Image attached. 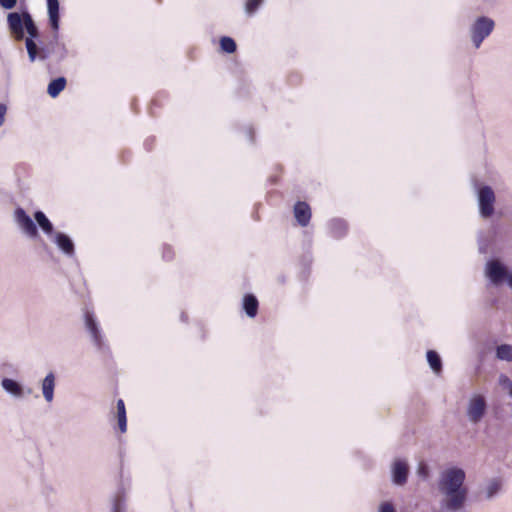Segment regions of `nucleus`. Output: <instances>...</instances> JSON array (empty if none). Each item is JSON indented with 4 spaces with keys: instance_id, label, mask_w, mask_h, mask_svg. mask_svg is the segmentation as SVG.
I'll list each match as a JSON object with an SVG mask.
<instances>
[{
    "instance_id": "6",
    "label": "nucleus",
    "mask_w": 512,
    "mask_h": 512,
    "mask_svg": "<svg viewBox=\"0 0 512 512\" xmlns=\"http://www.w3.org/2000/svg\"><path fill=\"white\" fill-rule=\"evenodd\" d=\"M509 271L498 259L487 261L485 265V276L494 286H499L506 281Z\"/></svg>"
},
{
    "instance_id": "8",
    "label": "nucleus",
    "mask_w": 512,
    "mask_h": 512,
    "mask_svg": "<svg viewBox=\"0 0 512 512\" xmlns=\"http://www.w3.org/2000/svg\"><path fill=\"white\" fill-rule=\"evenodd\" d=\"M1 387L6 393L18 399L31 395L33 392L32 388H24L21 383L11 378H3L1 380Z\"/></svg>"
},
{
    "instance_id": "11",
    "label": "nucleus",
    "mask_w": 512,
    "mask_h": 512,
    "mask_svg": "<svg viewBox=\"0 0 512 512\" xmlns=\"http://www.w3.org/2000/svg\"><path fill=\"white\" fill-rule=\"evenodd\" d=\"M53 241L57 247L67 256L71 257L75 253V247L72 239L62 232H56L53 235Z\"/></svg>"
},
{
    "instance_id": "12",
    "label": "nucleus",
    "mask_w": 512,
    "mask_h": 512,
    "mask_svg": "<svg viewBox=\"0 0 512 512\" xmlns=\"http://www.w3.org/2000/svg\"><path fill=\"white\" fill-rule=\"evenodd\" d=\"M56 386V377L53 372H49L41 381L42 395L47 403L54 399V390Z\"/></svg>"
},
{
    "instance_id": "28",
    "label": "nucleus",
    "mask_w": 512,
    "mask_h": 512,
    "mask_svg": "<svg viewBox=\"0 0 512 512\" xmlns=\"http://www.w3.org/2000/svg\"><path fill=\"white\" fill-rule=\"evenodd\" d=\"M17 4V0H0V6L4 9H13Z\"/></svg>"
},
{
    "instance_id": "9",
    "label": "nucleus",
    "mask_w": 512,
    "mask_h": 512,
    "mask_svg": "<svg viewBox=\"0 0 512 512\" xmlns=\"http://www.w3.org/2000/svg\"><path fill=\"white\" fill-rule=\"evenodd\" d=\"M409 473L408 464L403 460H396L392 467V481L395 485L402 486L407 482Z\"/></svg>"
},
{
    "instance_id": "25",
    "label": "nucleus",
    "mask_w": 512,
    "mask_h": 512,
    "mask_svg": "<svg viewBox=\"0 0 512 512\" xmlns=\"http://www.w3.org/2000/svg\"><path fill=\"white\" fill-rule=\"evenodd\" d=\"M220 46L224 52L229 53V54L235 52L236 48H237L235 41L231 37H228V36H223L220 39Z\"/></svg>"
},
{
    "instance_id": "4",
    "label": "nucleus",
    "mask_w": 512,
    "mask_h": 512,
    "mask_svg": "<svg viewBox=\"0 0 512 512\" xmlns=\"http://www.w3.org/2000/svg\"><path fill=\"white\" fill-rule=\"evenodd\" d=\"M477 201L479 207V214L482 218H490L494 214V204L496 201L493 189L484 185L477 191Z\"/></svg>"
},
{
    "instance_id": "16",
    "label": "nucleus",
    "mask_w": 512,
    "mask_h": 512,
    "mask_svg": "<svg viewBox=\"0 0 512 512\" xmlns=\"http://www.w3.org/2000/svg\"><path fill=\"white\" fill-rule=\"evenodd\" d=\"M34 219L46 235L53 236L55 234L54 226L51 223V221L47 218V216L44 214V212L36 211L34 213Z\"/></svg>"
},
{
    "instance_id": "30",
    "label": "nucleus",
    "mask_w": 512,
    "mask_h": 512,
    "mask_svg": "<svg viewBox=\"0 0 512 512\" xmlns=\"http://www.w3.org/2000/svg\"><path fill=\"white\" fill-rule=\"evenodd\" d=\"M379 512H396V511L391 503L384 502L380 505Z\"/></svg>"
},
{
    "instance_id": "10",
    "label": "nucleus",
    "mask_w": 512,
    "mask_h": 512,
    "mask_svg": "<svg viewBox=\"0 0 512 512\" xmlns=\"http://www.w3.org/2000/svg\"><path fill=\"white\" fill-rule=\"evenodd\" d=\"M85 325L91 335L93 343L98 349H101L103 346L102 335L92 313L87 312L85 314Z\"/></svg>"
},
{
    "instance_id": "19",
    "label": "nucleus",
    "mask_w": 512,
    "mask_h": 512,
    "mask_svg": "<svg viewBox=\"0 0 512 512\" xmlns=\"http://www.w3.org/2000/svg\"><path fill=\"white\" fill-rule=\"evenodd\" d=\"M426 357L429 366L434 371V373L439 374L442 371V360L439 354L434 350H429L427 351Z\"/></svg>"
},
{
    "instance_id": "22",
    "label": "nucleus",
    "mask_w": 512,
    "mask_h": 512,
    "mask_svg": "<svg viewBox=\"0 0 512 512\" xmlns=\"http://www.w3.org/2000/svg\"><path fill=\"white\" fill-rule=\"evenodd\" d=\"M330 229L334 237L340 238L345 235L347 231V224L342 219H333L330 222Z\"/></svg>"
},
{
    "instance_id": "26",
    "label": "nucleus",
    "mask_w": 512,
    "mask_h": 512,
    "mask_svg": "<svg viewBox=\"0 0 512 512\" xmlns=\"http://www.w3.org/2000/svg\"><path fill=\"white\" fill-rule=\"evenodd\" d=\"M53 53L54 49H50V43H48L45 47L39 48L37 59L46 60L51 57Z\"/></svg>"
},
{
    "instance_id": "35",
    "label": "nucleus",
    "mask_w": 512,
    "mask_h": 512,
    "mask_svg": "<svg viewBox=\"0 0 512 512\" xmlns=\"http://www.w3.org/2000/svg\"><path fill=\"white\" fill-rule=\"evenodd\" d=\"M113 512H118V511H117L116 509H114V511H113Z\"/></svg>"
},
{
    "instance_id": "24",
    "label": "nucleus",
    "mask_w": 512,
    "mask_h": 512,
    "mask_svg": "<svg viewBox=\"0 0 512 512\" xmlns=\"http://www.w3.org/2000/svg\"><path fill=\"white\" fill-rule=\"evenodd\" d=\"M26 50L28 53L29 60L34 62L38 57L39 47L35 42V39L27 38L25 41Z\"/></svg>"
},
{
    "instance_id": "32",
    "label": "nucleus",
    "mask_w": 512,
    "mask_h": 512,
    "mask_svg": "<svg viewBox=\"0 0 512 512\" xmlns=\"http://www.w3.org/2000/svg\"><path fill=\"white\" fill-rule=\"evenodd\" d=\"M506 282H507L508 286L512 289V272H509Z\"/></svg>"
},
{
    "instance_id": "3",
    "label": "nucleus",
    "mask_w": 512,
    "mask_h": 512,
    "mask_svg": "<svg viewBox=\"0 0 512 512\" xmlns=\"http://www.w3.org/2000/svg\"><path fill=\"white\" fill-rule=\"evenodd\" d=\"M495 22L487 16H479L475 19L469 29L471 41L476 49L493 32Z\"/></svg>"
},
{
    "instance_id": "29",
    "label": "nucleus",
    "mask_w": 512,
    "mask_h": 512,
    "mask_svg": "<svg viewBox=\"0 0 512 512\" xmlns=\"http://www.w3.org/2000/svg\"><path fill=\"white\" fill-rule=\"evenodd\" d=\"M417 473L420 477L427 478L429 475V469L426 464L421 463L418 467Z\"/></svg>"
},
{
    "instance_id": "27",
    "label": "nucleus",
    "mask_w": 512,
    "mask_h": 512,
    "mask_svg": "<svg viewBox=\"0 0 512 512\" xmlns=\"http://www.w3.org/2000/svg\"><path fill=\"white\" fill-rule=\"evenodd\" d=\"M261 3L262 0H248L245 6L246 12L248 14L254 13Z\"/></svg>"
},
{
    "instance_id": "20",
    "label": "nucleus",
    "mask_w": 512,
    "mask_h": 512,
    "mask_svg": "<svg viewBox=\"0 0 512 512\" xmlns=\"http://www.w3.org/2000/svg\"><path fill=\"white\" fill-rule=\"evenodd\" d=\"M50 49H54L52 56H55L57 62H61L67 56V49L65 45L57 41V33L55 34L54 41L50 42Z\"/></svg>"
},
{
    "instance_id": "1",
    "label": "nucleus",
    "mask_w": 512,
    "mask_h": 512,
    "mask_svg": "<svg viewBox=\"0 0 512 512\" xmlns=\"http://www.w3.org/2000/svg\"><path fill=\"white\" fill-rule=\"evenodd\" d=\"M465 479L466 473L459 467L448 468L440 474L438 490L443 496L441 505L447 512H458L465 507L468 499Z\"/></svg>"
},
{
    "instance_id": "34",
    "label": "nucleus",
    "mask_w": 512,
    "mask_h": 512,
    "mask_svg": "<svg viewBox=\"0 0 512 512\" xmlns=\"http://www.w3.org/2000/svg\"><path fill=\"white\" fill-rule=\"evenodd\" d=\"M502 378H503L505 381L509 382V384H510V386H511L510 395H511V397H512V383L510 382V380H509L506 376H502Z\"/></svg>"
},
{
    "instance_id": "2",
    "label": "nucleus",
    "mask_w": 512,
    "mask_h": 512,
    "mask_svg": "<svg viewBox=\"0 0 512 512\" xmlns=\"http://www.w3.org/2000/svg\"><path fill=\"white\" fill-rule=\"evenodd\" d=\"M7 24L10 33L17 41L24 39L25 31L29 35L28 38L37 39L39 37L38 27L36 26L31 14L27 11L22 14L18 12H10L7 15Z\"/></svg>"
},
{
    "instance_id": "33",
    "label": "nucleus",
    "mask_w": 512,
    "mask_h": 512,
    "mask_svg": "<svg viewBox=\"0 0 512 512\" xmlns=\"http://www.w3.org/2000/svg\"><path fill=\"white\" fill-rule=\"evenodd\" d=\"M248 135H249L250 141L252 142L253 141V129L252 128L248 129Z\"/></svg>"
},
{
    "instance_id": "15",
    "label": "nucleus",
    "mask_w": 512,
    "mask_h": 512,
    "mask_svg": "<svg viewBox=\"0 0 512 512\" xmlns=\"http://www.w3.org/2000/svg\"><path fill=\"white\" fill-rule=\"evenodd\" d=\"M49 22L54 31L59 29V1L47 0Z\"/></svg>"
},
{
    "instance_id": "5",
    "label": "nucleus",
    "mask_w": 512,
    "mask_h": 512,
    "mask_svg": "<svg viewBox=\"0 0 512 512\" xmlns=\"http://www.w3.org/2000/svg\"><path fill=\"white\" fill-rule=\"evenodd\" d=\"M487 411L486 398L481 394H473L467 404L466 415L473 424H478Z\"/></svg>"
},
{
    "instance_id": "21",
    "label": "nucleus",
    "mask_w": 512,
    "mask_h": 512,
    "mask_svg": "<svg viewBox=\"0 0 512 512\" xmlns=\"http://www.w3.org/2000/svg\"><path fill=\"white\" fill-rule=\"evenodd\" d=\"M117 419L119 429L122 433H124L127 429V418L125 404L122 399H118L117 401Z\"/></svg>"
},
{
    "instance_id": "18",
    "label": "nucleus",
    "mask_w": 512,
    "mask_h": 512,
    "mask_svg": "<svg viewBox=\"0 0 512 512\" xmlns=\"http://www.w3.org/2000/svg\"><path fill=\"white\" fill-rule=\"evenodd\" d=\"M66 78L65 77H58L56 79H53L47 87V93L52 97H57L65 88L66 86Z\"/></svg>"
},
{
    "instance_id": "13",
    "label": "nucleus",
    "mask_w": 512,
    "mask_h": 512,
    "mask_svg": "<svg viewBox=\"0 0 512 512\" xmlns=\"http://www.w3.org/2000/svg\"><path fill=\"white\" fill-rule=\"evenodd\" d=\"M503 486V481L499 477L489 479L484 488L483 493L486 500H492L500 494Z\"/></svg>"
},
{
    "instance_id": "17",
    "label": "nucleus",
    "mask_w": 512,
    "mask_h": 512,
    "mask_svg": "<svg viewBox=\"0 0 512 512\" xmlns=\"http://www.w3.org/2000/svg\"><path fill=\"white\" fill-rule=\"evenodd\" d=\"M258 300L252 294H246L243 298V309L246 315L250 318H254L258 311Z\"/></svg>"
},
{
    "instance_id": "23",
    "label": "nucleus",
    "mask_w": 512,
    "mask_h": 512,
    "mask_svg": "<svg viewBox=\"0 0 512 512\" xmlns=\"http://www.w3.org/2000/svg\"><path fill=\"white\" fill-rule=\"evenodd\" d=\"M496 358L502 361L512 362V346L501 344L496 348Z\"/></svg>"
},
{
    "instance_id": "31",
    "label": "nucleus",
    "mask_w": 512,
    "mask_h": 512,
    "mask_svg": "<svg viewBox=\"0 0 512 512\" xmlns=\"http://www.w3.org/2000/svg\"><path fill=\"white\" fill-rule=\"evenodd\" d=\"M7 108L4 104H0V126L3 124L5 119Z\"/></svg>"
},
{
    "instance_id": "7",
    "label": "nucleus",
    "mask_w": 512,
    "mask_h": 512,
    "mask_svg": "<svg viewBox=\"0 0 512 512\" xmlns=\"http://www.w3.org/2000/svg\"><path fill=\"white\" fill-rule=\"evenodd\" d=\"M15 221L21 231L29 238L38 237V229L33 219L25 212L23 208L18 207L14 213Z\"/></svg>"
},
{
    "instance_id": "14",
    "label": "nucleus",
    "mask_w": 512,
    "mask_h": 512,
    "mask_svg": "<svg viewBox=\"0 0 512 512\" xmlns=\"http://www.w3.org/2000/svg\"><path fill=\"white\" fill-rule=\"evenodd\" d=\"M294 216L299 225L303 227L307 226L311 218L309 205L305 202H297L294 206Z\"/></svg>"
}]
</instances>
